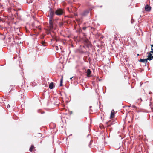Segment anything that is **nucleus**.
Returning <instances> with one entry per match:
<instances>
[{
	"label": "nucleus",
	"mask_w": 153,
	"mask_h": 153,
	"mask_svg": "<svg viewBox=\"0 0 153 153\" xmlns=\"http://www.w3.org/2000/svg\"><path fill=\"white\" fill-rule=\"evenodd\" d=\"M49 88L51 89H53L54 88V83L53 82H51L49 84Z\"/></svg>",
	"instance_id": "20e7f679"
},
{
	"label": "nucleus",
	"mask_w": 153,
	"mask_h": 153,
	"mask_svg": "<svg viewBox=\"0 0 153 153\" xmlns=\"http://www.w3.org/2000/svg\"><path fill=\"white\" fill-rule=\"evenodd\" d=\"M145 9L146 11L150 12L151 10V7L148 5L147 4L145 6Z\"/></svg>",
	"instance_id": "f03ea898"
},
{
	"label": "nucleus",
	"mask_w": 153,
	"mask_h": 153,
	"mask_svg": "<svg viewBox=\"0 0 153 153\" xmlns=\"http://www.w3.org/2000/svg\"><path fill=\"white\" fill-rule=\"evenodd\" d=\"M62 82H63V76H62V78L60 80V86H61L63 85H62Z\"/></svg>",
	"instance_id": "1a4fd4ad"
},
{
	"label": "nucleus",
	"mask_w": 153,
	"mask_h": 153,
	"mask_svg": "<svg viewBox=\"0 0 153 153\" xmlns=\"http://www.w3.org/2000/svg\"><path fill=\"white\" fill-rule=\"evenodd\" d=\"M91 106H90V107H89L90 108H91Z\"/></svg>",
	"instance_id": "cd10ccee"
},
{
	"label": "nucleus",
	"mask_w": 153,
	"mask_h": 153,
	"mask_svg": "<svg viewBox=\"0 0 153 153\" xmlns=\"http://www.w3.org/2000/svg\"><path fill=\"white\" fill-rule=\"evenodd\" d=\"M90 43H89L88 42L87 43V47L88 48L89 47V45H90Z\"/></svg>",
	"instance_id": "2eb2a0df"
},
{
	"label": "nucleus",
	"mask_w": 153,
	"mask_h": 153,
	"mask_svg": "<svg viewBox=\"0 0 153 153\" xmlns=\"http://www.w3.org/2000/svg\"><path fill=\"white\" fill-rule=\"evenodd\" d=\"M16 15H17V16H18V13L17 12H16Z\"/></svg>",
	"instance_id": "6ab92c4d"
},
{
	"label": "nucleus",
	"mask_w": 153,
	"mask_h": 153,
	"mask_svg": "<svg viewBox=\"0 0 153 153\" xmlns=\"http://www.w3.org/2000/svg\"><path fill=\"white\" fill-rule=\"evenodd\" d=\"M58 19H59V18H57L55 20H58Z\"/></svg>",
	"instance_id": "412c9836"
},
{
	"label": "nucleus",
	"mask_w": 153,
	"mask_h": 153,
	"mask_svg": "<svg viewBox=\"0 0 153 153\" xmlns=\"http://www.w3.org/2000/svg\"><path fill=\"white\" fill-rule=\"evenodd\" d=\"M90 145H91V143H90V144H89V146H90Z\"/></svg>",
	"instance_id": "393cba45"
},
{
	"label": "nucleus",
	"mask_w": 153,
	"mask_h": 153,
	"mask_svg": "<svg viewBox=\"0 0 153 153\" xmlns=\"http://www.w3.org/2000/svg\"><path fill=\"white\" fill-rule=\"evenodd\" d=\"M91 71L90 69H87V76L88 77H89L90 75L91 74Z\"/></svg>",
	"instance_id": "39448f33"
},
{
	"label": "nucleus",
	"mask_w": 153,
	"mask_h": 153,
	"mask_svg": "<svg viewBox=\"0 0 153 153\" xmlns=\"http://www.w3.org/2000/svg\"><path fill=\"white\" fill-rule=\"evenodd\" d=\"M151 51H153V48L151 47Z\"/></svg>",
	"instance_id": "5701e85b"
},
{
	"label": "nucleus",
	"mask_w": 153,
	"mask_h": 153,
	"mask_svg": "<svg viewBox=\"0 0 153 153\" xmlns=\"http://www.w3.org/2000/svg\"><path fill=\"white\" fill-rule=\"evenodd\" d=\"M147 54H148V56H147V57H151V56H152V54L150 53V52H147Z\"/></svg>",
	"instance_id": "9d476101"
},
{
	"label": "nucleus",
	"mask_w": 153,
	"mask_h": 153,
	"mask_svg": "<svg viewBox=\"0 0 153 153\" xmlns=\"http://www.w3.org/2000/svg\"><path fill=\"white\" fill-rule=\"evenodd\" d=\"M73 77H71L70 78V79L71 80V79H72V78H73Z\"/></svg>",
	"instance_id": "aec40b11"
},
{
	"label": "nucleus",
	"mask_w": 153,
	"mask_h": 153,
	"mask_svg": "<svg viewBox=\"0 0 153 153\" xmlns=\"http://www.w3.org/2000/svg\"><path fill=\"white\" fill-rule=\"evenodd\" d=\"M10 105L8 104V105H7V108H10Z\"/></svg>",
	"instance_id": "ddd939ff"
},
{
	"label": "nucleus",
	"mask_w": 153,
	"mask_h": 153,
	"mask_svg": "<svg viewBox=\"0 0 153 153\" xmlns=\"http://www.w3.org/2000/svg\"><path fill=\"white\" fill-rule=\"evenodd\" d=\"M80 53H84V52H83V51H80Z\"/></svg>",
	"instance_id": "dca6fc26"
},
{
	"label": "nucleus",
	"mask_w": 153,
	"mask_h": 153,
	"mask_svg": "<svg viewBox=\"0 0 153 153\" xmlns=\"http://www.w3.org/2000/svg\"><path fill=\"white\" fill-rule=\"evenodd\" d=\"M74 15L75 16H77V15L76 14H74Z\"/></svg>",
	"instance_id": "b1692460"
},
{
	"label": "nucleus",
	"mask_w": 153,
	"mask_h": 153,
	"mask_svg": "<svg viewBox=\"0 0 153 153\" xmlns=\"http://www.w3.org/2000/svg\"><path fill=\"white\" fill-rule=\"evenodd\" d=\"M86 27H83L82 28L84 30H86Z\"/></svg>",
	"instance_id": "4468645a"
},
{
	"label": "nucleus",
	"mask_w": 153,
	"mask_h": 153,
	"mask_svg": "<svg viewBox=\"0 0 153 153\" xmlns=\"http://www.w3.org/2000/svg\"><path fill=\"white\" fill-rule=\"evenodd\" d=\"M110 123H111V121H108V122H107L106 123L107 124V126H110Z\"/></svg>",
	"instance_id": "f8f14e48"
},
{
	"label": "nucleus",
	"mask_w": 153,
	"mask_h": 153,
	"mask_svg": "<svg viewBox=\"0 0 153 153\" xmlns=\"http://www.w3.org/2000/svg\"><path fill=\"white\" fill-rule=\"evenodd\" d=\"M139 61H140V62H146L145 63L146 64V62L147 61V59H140V60H139Z\"/></svg>",
	"instance_id": "423d86ee"
},
{
	"label": "nucleus",
	"mask_w": 153,
	"mask_h": 153,
	"mask_svg": "<svg viewBox=\"0 0 153 153\" xmlns=\"http://www.w3.org/2000/svg\"><path fill=\"white\" fill-rule=\"evenodd\" d=\"M150 94H151V92H150L149 93Z\"/></svg>",
	"instance_id": "a878e982"
},
{
	"label": "nucleus",
	"mask_w": 153,
	"mask_h": 153,
	"mask_svg": "<svg viewBox=\"0 0 153 153\" xmlns=\"http://www.w3.org/2000/svg\"><path fill=\"white\" fill-rule=\"evenodd\" d=\"M150 52V53H153V51H151Z\"/></svg>",
	"instance_id": "a211bd4d"
},
{
	"label": "nucleus",
	"mask_w": 153,
	"mask_h": 153,
	"mask_svg": "<svg viewBox=\"0 0 153 153\" xmlns=\"http://www.w3.org/2000/svg\"><path fill=\"white\" fill-rule=\"evenodd\" d=\"M147 47H146V49H147Z\"/></svg>",
	"instance_id": "c85d7f7f"
},
{
	"label": "nucleus",
	"mask_w": 153,
	"mask_h": 153,
	"mask_svg": "<svg viewBox=\"0 0 153 153\" xmlns=\"http://www.w3.org/2000/svg\"><path fill=\"white\" fill-rule=\"evenodd\" d=\"M89 136V134H88V137Z\"/></svg>",
	"instance_id": "7c9ffc66"
},
{
	"label": "nucleus",
	"mask_w": 153,
	"mask_h": 153,
	"mask_svg": "<svg viewBox=\"0 0 153 153\" xmlns=\"http://www.w3.org/2000/svg\"><path fill=\"white\" fill-rule=\"evenodd\" d=\"M34 146L33 145H32L30 148L29 150L30 152H33L34 151Z\"/></svg>",
	"instance_id": "6e6552de"
},
{
	"label": "nucleus",
	"mask_w": 153,
	"mask_h": 153,
	"mask_svg": "<svg viewBox=\"0 0 153 153\" xmlns=\"http://www.w3.org/2000/svg\"><path fill=\"white\" fill-rule=\"evenodd\" d=\"M89 13V10H86L82 13V15L84 16H85L88 15Z\"/></svg>",
	"instance_id": "7ed1b4c3"
},
{
	"label": "nucleus",
	"mask_w": 153,
	"mask_h": 153,
	"mask_svg": "<svg viewBox=\"0 0 153 153\" xmlns=\"http://www.w3.org/2000/svg\"><path fill=\"white\" fill-rule=\"evenodd\" d=\"M147 60H152V59H153V56H151V57H148V58H147Z\"/></svg>",
	"instance_id": "9b49d317"
},
{
	"label": "nucleus",
	"mask_w": 153,
	"mask_h": 153,
	"mask_svg": "<svg viewBox=\"0 0 153 153\" xmlns=\"http://www.w3.org/2000/svg\"><path fill=\"white\" fill-rule=\"evenodd\" d=\"M137 55H138V56H139V54H137Z\"/></svg>",
	"instance_id": "c756f323"
},
{
	"label": "nucleus",
	"mask_w": 153,
	"mask_h": 153,
	"mask_svg": "<svg viewBox=\"0 0 153 153\" xmlns=\"http://www.w3.org/2000/svg\"><path fill=\"white\" fill-rule=\"evenodd\" d=\"M140 100H141V101H142V100L141 98H140Z\"/></svg>",
	"instance_id": "bb28decb"
},
{
	"label": "nucleus",
	"mask_w": 153,
	"mask_h": 153,
	"mask_svg": "<svg viewBox=\"0 0 153 153\" xmlns=\"http://www.w3.org/2000/svg\"><path fill=\"white\" fill-rule=\"evenodd\" d=\"M114 116V110H112L111 111V113L110 117L111 118H113Z\"/></svg>",
	"instance_id": "0eeeda50"
},
{
	"label": "nucleus",
	"mask_w": 153,
	"mask_h": 153,
	"mask_svg": "<svg viewBox=\"0 0 153 153\" xmlns=\"http://www.w3.org/2000/svg\"><path fill=\"white\" fill-rule=\"evenodd\" d=\"M151 47L152 48L153 47V44L151 45Z\"/></svg>",
	"instance_id": "4be33fe9"
},
{
	"label": "nucleus",
	"mask_w": 153,
	"mask_h": 153,
	"mask_svg": "<svg viewBox=\"0 0 153 153\" xmlns=\"http://www.w3.org/2000/svg\"><path fill=\"white\" fill-rule=\"evenodd\" d=\"M48 11V14L47 17L49 18V25L51 29H53L54 27V25H55V23H54L55 20L53 19L55 15L58 16H60L63 15L65 13L64 10L62 8H58L55 10L54 9L50 7Z\"/></svg>",
	"instance_id": "f257e3e1"
},
{
	"label": "nucleus",
	"mask_w": 153,
	"mask_h": 153,
	"mask_svg": "<svg viewBox=\"0 0 153 153\" xmlns=\"http://www.w3.org/2000/svg\"><path fill=\"white\" fill-rule=\"evenodd\" d=\"M132 107L133 108H136V107L135 105H133L132 106Z\"/></svg>",
	"instance_id": "f3484780"
}]
</instances>
